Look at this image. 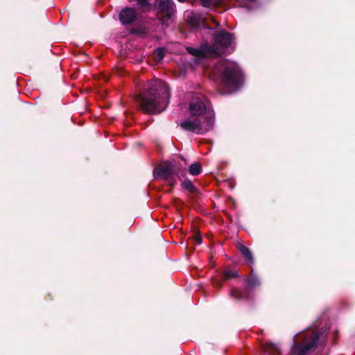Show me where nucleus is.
I'll return each mask as SVG.
<instances>
[{"label": "nucleus", "mask_w": 355, "mask_h": 355, "mask_svg": "<svg viewBox=\"0 0 355 355\" xmlns=\"http://www.w3.org/2000/svg\"><path fill=\"white\" fill-rule=\"evenodd\" d=\"M170 97L168 84L157 79L148 83L146 89L138 95L137 101L144 114H159L168 107Z\"/></svg>", "instance_id": "f257e3e1"}, {"label": "nucleus", "mask_w": 355, "mask_h": 355, "mask_svg": "<svg viewBox=\"0 0 355 355\" xmlns=\"http://www.w3.org/2000/svg\"><path fill=\"white\" fill-rule=\"evenodd\" d=\"M187 160L182 155H176L171 161L158 165L153 171L156 179L161 178L171 187L177 184L175 176H184L187 171Z\"/></svg>", "instance_id": "f03ea898"}, {"label": "nucleus", "mask_w": 355, "mask_h": 355, "mask_svg": "<svg viewBox=\"0 0 355 355\" xmlns=\"http://www.w3.org/2000/svg\"><path fill=\"white\" fill-rule=\"evenodd\" d=\"M322 333L318 330L305 332L301 340H295L291 349V355H310L320 344Z\"/></svg>", "instance_id": "7ed1b4c3"}, {"label": "nucleus", "mask_w": 355, "mask_h": 355, "mask_svg": "<svg viewBox=\"0 0 355 355\" xmlns=\"http://www.w3.org/2000/svg\"><path fill=\"white\" fill-rule=\"evenodd\" d=\"M222 85L229 89H235L242 80V72L239 67L231 62L223 61L220 69Z\"/></svg>", "instance_id": "20e7f679"}, {"label": "nucleus", "mask_w": 355, "mask_h": 355, "mask_svg": "<svg viewBox=\"0 0 355 355\" xmlns=\"http://www.w3.org/2000/svg\"><path fill=\"white\" fill-rule=\"evenodd\" d=\"M214 121L211 120V115L208 112L207 116L197 118L192 116V119H186L180 123V127L189 132L198 135H203L210 131L214 126Z\"/></svg>", "instance_id": "39448f33"}, {"label": "nucleus", "mask_w": 355, "mask_h": 355, "mask_svg": "<svg viewBox=\"0 0 355 355\" xmlns=\"http://www.w3.org/2000/svg\"><path fill=\"white\" fill-rule=\"evenodd\" d=\"M214 43L209 45L208 50L211 51L214 57L221 56L225 53L234 40V35L224 29H219L213 35Z\"/></svg>", "instance_id": "423d86ee"}, {"label": "nucleus", "mask_w": 355, "mask_h": 355, "mask_svg": "<svg viewBox=\"0 0 355 355\" xmlns=\"http://www.w3.org/2000/svg\"><path fill=\"white\" fill-rule=\"evenodd\" d=\"M245 282L247 285V288L244 291H241L237 288L231 289L230 292V297L231 298L238 301H251L253 300V297L250 295V291L259 287L261 285V282L257 277L253 274H250L245 279Z\"/></svg>", "instance_id": "0eeeda50"}, {"label": "nucleus", "mask_w": 355, "mask_h": 355, "mask_svg": "<svg viewBox=\"0 0 355 355\" xmlns=\"http://www.w3.org/2000/svg\"><path fill=\"white\" fill-rule=\"evenodd\" d=\"M189 110L192 116L200 118V116H207L208 112L211 115V120L214 121V113L210 101L205 97H195L189 104Z\"/></svg>", "instance_id": "6e6552de"}, {"label": "nucleus", "mask_w": 355, "mask_h": 355, "mask_svg": "<svg viewBox=\"0 0 355 355\" xmlns=\"http://www.w3.org/2000/svg\"><path fill=\"white\" fill-rule=\"evenodd\" d=\"M157 12L160 14L157 19L159 23L166 26L171 24L172 17L175 12V7L172 0H157Z\"/></svg>", "instance_id": "1a4fd4ad"}, {"label": "nucleus", "mask_w": 355, "mask_h": 355, "mask_svg": "<svg viewBox=\"0 0 355 355\" xmlns=\"http://www.w3.org/2000/svg\"><path fill=\"white\" fill-rule=\"evenodd\" d=\"M137 17V12L135 8L125 7L123 8L119 15L120 22L123 25H129L132 24Z\"/></svg>", "instance_id": "9d476101"}, {"label": "nucleus", "mask_w": 355, "mask_h": 355, "mask_svg": "<svg viewBox=\"0 0 355 355\" xmlns=\"http://www.w3.org/2000/svg\"><path fill=\"white\" fill-rule=\"evenodd\" d=\"M185 17L187 24L192 28L197 29L201 24L205 27L207 26L203 17L198 13L190 12L186 15Z\"/></svg>", "instance_id": "9b49d317"}, {"label": "nucleus", "mask_w": 355, "mask_h": 355, "mask_svg": "<svg viewBox=\"0 0 355 355\" xmlns=\"http://www.w3.org/2000/svg\"><path fill=\"white\" fill-rule=\"evenodd\" d=\"M209 45H205L202 46L201 49H196L193 47H188L187 52L191 55L200 58H214L211 51L208 50Z\"/></svg>", "instance_id": "f8f14e48"}, {"label": "nucleus", "mask_w": 355, "mask_h": 355, "mask_svg": "<svg viewBox=\"0 0 355 355\" xmlns=\"http://www.w3.org/2000/svg\"><path fill=\"white\" fill-rule=\"evenodd\" d=\"M237 249L241 254L243 257L248 264L252 265L254 263L253 255L248 247L241 243H238Z\"/></svg>", "instance_id": "ddd939ff"}, {"label": "nucleus", "mask_w": 355, "mask_h": 355, "mask_svg": "<svg viewBox=\"0 0 355 355\" xmlns=\"http://www.w3.org/2000/svg\"><path fill=\"white\" fill-rule=\"evenodd\" d=\"M261 348L265 353L270 355H279L281 353L279 347L272 343L263 344Z\"/></svg>", "instance_id": "4468645a"}, {"label": "nucleus", "mask_w": 355, "mask_h": 355, "mask_svg": "<svg viewBox=\"0 0 355 355\" xmlns=\"http://www.w3.org/2000/svg\"><path fill=\"white\" fill-rule=\"evenodd\" d=\"M222 276L223 281H228L232 278L239 277V275L233 266H229L223 271Z\"/></svg>", "instance_id": "2eb2a0df"}, {"label": "nucleus", "mask_w": 355, "mask_h": 355, "mask_svg": "<svg viewBox=\"0 0 355 355\" xmlns=\"http://www.w3.org/2000/svg\"><path fill=\"white\" fill-rule=\"evenodd\" d=\"M182 187L184 190L189 192L191 194H193L195 196H198L200 193L198 189L193 185L192 182L189 180V179H185L182 182Z\"/></svg>", "instance_id": "dca6fc26"}, {"label": "nucleus", "mask_w": 355, "mask_h": 355, "mask_svg": "<svg viewBox=\"0 0 355 355\" xmlns=\"http://www.w3.org/2000/svg\"><path fill=\"white\" fill-rule=\"evenodd\" d=\"M130 33L132 35H137L142 38H144L148 35V30L146 27L139 25L137 27H133L130 28Z\"/></svg>", "instance_id": "f3484780"}, {"label": "nucleus", "mask_w": 355, "mask_h": 355, "mask_svg": "<svg viewBox=\"0 0 355 355\" xmlns=\"http://www.w3.org/2000/svg\"><path fill=\"white\" fill-rule=\"evenodd\" d=\"M189 173L193 176L198 175L202 172V167L200 163L195 162L189 166Z\"/></svg>", "instance_id": "a211bd4d"}, {"label": "nucleus", "mask_w": 355, "mask_h": 355, "mask_svg": "<svg viewBox=\"0 0 355 355\" xmlns=\"http://www.w3.org/2000/svg\"><path fill=\"white\" fill-rule=\"evenodd\" d=\"M193 231V234L191 236L192 239L196 241L198 244H201L202 242V239L200 234V232L198 230L196 229L194 227H191Z\"/></svg>", "instance_id": "6ab92c4d"}, {"label": "nucleus", "mask_w": 355, "mask_h": 355, "mask_svg": "<svg viewBox=\"0 0 355 355\" xmlns=\"http://www.w3.org/2000/svg\"><path fill=\"white\" fill-rule=\"evenodd\" d=\"M203 7L209 8L213 5L212 0H199Z\"/></svg>", "instance_id": "aec40b11"}, {"label": "nucleus", "mask_w": 355, "mask_h": 355, "mask_svg": "<svg viewBox=\"0 0 355 355\" xmlns=\"http://www.w3.org/2000/svg\"><path fill=\"white\" fill-rule=\"evenodd\" d=\"M156 54H157V56L159 58V59H162L164 56V49L162 48H159L157 49L156 51Z\"/></svg>", "instance_id": "412c9836"}, {"label": "nucleus", "mask_w": 355, "mask_h": 355, "mask_svg": "<svg viewBox=\"0 0 355 355\" xmlns=\"http://www.w3.org/2000/svg\"><path fill=\"white\" fill-rule=\"evenodd\" d=\"M212 284L214 287L218 288H221L223 286V282L220 280L216 279H215L212 281Z\"/></svg>", "instance_id": "4be33fe9"}, {"label": "nucleus", "mask_w": 355, "mask_h": 355, "mask_svg": "<svg viewBox=\"0 0 355 355\" xmlns=\"http://www.w3.org/2000/svg\"><path fill=\"white\" fill-rule=\"evenodd\" d=\"M78 71H76L70 76L71 79H72V80L76 79L78 78Z\"/></svg>", "instance_id": "5701e85b"}, {"label": "nucleus", "mask_w": 355, "mask_h": 355, "mask_svg": "<svg viewBox=\"0 0 355 355\" xmlns=\"http://www.w3.org/2000/svg\"><path fill=\"white\" fill-rule=\"evenodd\" d=\"M214 24L216 25V26H219L220 24L216 21L214 20Z\"/></svg>", "instance_id": "b1692460"}, {"label": "nucleus", "mask_w": 355, "mask_h": 355, "mask_svg": "<svg viewBox=\"0 0 355 355\" xmlns=\"http://www.w3.org/2000/svg\"><path fill=\"white\" fill-rule=\"evenodd\" d=\"M178 1L181 2V3H183L185 1V0H178Z\"/></svg>", "instance_id": "393cba45"}, {"label": "nucleus", "mask_w": 355, "mask_h": 355, "mask_svg": "<svg viewBox=\"0 0 355 355\" xmlns=\"http://www.w3.org/2000/svg\"><path fill=\"white\" fill-rule=\"evenodd\" d=\"M69 85H70V86H71V87H73V86H74V84H69V83H68V86H69Z\"/></svg>", "instance_id": "a878e982"}]
</instances>
